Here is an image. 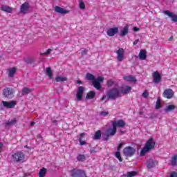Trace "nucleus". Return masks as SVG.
<instances>
[{
    "label": "nucleus",
    "instance_id": "f257e3e1",
    "mask_svg": "<svg viewBox=\"0 0 177 177\" xmlns=\"http://www.w3.org/2000/svg\"><path fill=\"white\" fill-rule=\"evenodd\" d=\"M86 80L88 81H93L92 85L95 88V89H97L98 91L100 89H102V84H100V82H103L104 81V77L102 76H99L97 79L95 78V75L91 73H86Z\"/></svg>",
    "mask_w": 177,
    "mask_h": 177
},
{
    "label": "nucleus",
    "instance_id": "f03ea898",
    "mask_svg": "<svg viewBox=\"0 0 177 177\" xmlns=\"http://www.w3.org/2000/svg\"><path fill=\"white\" fill-rule=\"evenodd\" d=\"M115 133H117V128H115V123L112 122V128L110 127L102 132V135L104 136V140H105V142H107V140H109V138H110V136H114Z\"/></svg>",
    "mask_w": 177,
    "mask_h": 177
},
{
    "label": "nucleus",
    "instance_id": "7ed1b4c3",
    "mask_svg": "<svg viewBox=\"0 0 177 177\" xmlns=\"http://www.w3.org/2000/svg\"><path fill=\"white\" fill-rule=\"evenodd\" d=\"M106 97L108 100H115V99H118V97H121V93H120V90L117 88H112L109 91L106 92Z\"/></svg>",
    "mask_w": 177,
    "mask_h": 177
},
{
    "label": "nucleus",
    "instance_id": "20e7f679",
    "mask_svg": "<svg viewBox=\"0 0 177 177\" xmlns=\"http://www.w3.org/2000/svg\"><path fill=\"white\" fill-rule=\"evenodd\" d=\"M26 155L21 151H18L12 155L11 158L14 162H24Z\"/></svg>",
    "mask_w": 177,
    "mask_h": 177
},
{
    "label": "nucleus",
    "instance_id": "39448f33",
    "mask_svg": "<svg viewBox=\"0 0 177 177\" xmlns=\"http://www.w3.org/2000/svg\"><path fill=\"white\" fill-rule=\"evenodd\" d=\"M136 153V149L131 146L126 147L123 149V156H124V157H133Z\"/></svg>",
    "mask_w": 177,
    "mask_h": 177
},
{
    "label": "nucleus",
    "instance_id": "423d86ee",
    "mask_svg": "<svg viewBox=\"0 0 177 177\" xmlns=\"http://www.w3.org/2000/svg\"><path fill=\"white\" fill-rule=\"evenodd\" d=\"M84 170H81L78 168H75L71 170V176L72 177H84L86 176Z\"/></svg>",
    "mask_w": 177,
    "mask_h": 177
},
{
    "label": "nucleus",
    "instance_id": "0eeeda50",
    "mask_svg": "<svg viewBox=\"0 0 177 177\" xmlns=\"http://www.w3.org/2000/svg\"><path fill=\"white\" fill-rule=\"evenodd\" d=\"M84 92H85V88L82 86H79L76 93V99L77 102H81V100H82V95H84Z\"/></svg>",
    "mask_w": 177,
    "mask_h": 177
},
{
    "label": "nucleus",
    "instance_id": "6e6552de",
    "mask_svg": "<svg viewBox=\"0 0 177 177\" xmlns=\"http://www.w3.org/2000/svg\"><path fill=\"white\" fill-rule=\"evenodd\" d=\"M147 167L148 169H151V168H154L156 165H158V161L153 158H149L146 161Z\"/></svg>",
    "mask_w": 177,
    "mask_h": 177
},
{
    "label": "nucleus",
    "instance_id": "1a4fd4ad",
    "mask_svg": "<svg viewBox=\"0 0 177 177\" xmlns=\"http://www.w3.org/2000/svg\"><path fill=\"white\" fill-rule=\"evenodd\" d=\"M162 13L166 15V16H168V17H170L171 21H174V23H177V15H175L174 12L167 10H164Z\"/></svg>",
    "mask_w": 177,
    "mask_h": 177
},
{
    "label": "nucleus",
    "instance_id": "9d476101",
    "mask_svg": "<svg viewBox=\"0 0 177 177\" xmlns=\"http://www.w3.org/2000/svg\"><path fill=\"white\" fill-rule=\"evenodd\" d=\"M156 146V142H154V138H151L148 140V142L145 143V147L150 151L153 150Z\"/></svg>",
    "mask_w": 177,
    "mask_h": 177
},
{
    "label": "nucleus",
    "instance_id": "9b49d317",
    "mask_svg": "<svg viewBox=\"0 0 177 177\" xmlns=\"http://www.w3.org/2000/svg\"><path fill=\"white\" fill-rule=\"evenodd\" d=\"M3 96L8 99H12L13 97V91L10 88H4L3 91Z\"/></svg>",
    "mask_w": 177,
    "mask_h": 177
},
{
    "label": "nucleus",
    "instance_id": "f8f14e48",
    "mask_svg": "<svg viewBox=\"0 0 177 177\" xmlns=\"http://www.w3.org/2000/svg\"><path fill=\"white\" fill-rule=\"evenodd\" d=\"M2 104L3 107H6L7 109H15V106L17 104L16 101H2Z\"/></svg>",
    "mask_w": 177,
    "mask_h": 177
},
{
    "label": "nucleus",
    "instance_id": "ddd939ff",
    "mask_svg": "<svg viewBox=\"0 0 177 177\" xmlns=\"http://www.w3.org/2000/svg\"><path fill=\"white\" fill-rule=\"evenodd\" d=\"M163 97L166 99H172L174 97V91L171 88L165 89L163 92Z\"/></svg>",
    "mask_w": 177,
    "mask_h": 177
},
{
    "label": "nucleus",
    "instance_id": "4468645a",
    "mask_svg": "<svg viewBox=\"0 0 177 177\" xmlns=\"http://www.w3.org/2000/svg\"><path fill=\"white\" fill-rule=\"evenodd\" d=\"M118 27L109 28L106 31L108 37H114L115 34H118Z\"/></svg>",
    "mask_w": 177,
    "mask_h": 177
},
{
    "label": "nucleus",
    "instance_id": "2eb2a0df",
    "mask_svg": "<svg viewBox=\"0 0 177 177\" xmlns=\"http://www.w3.org/2000/svg\"><path fill=\"white\" fill-rule=\"evenodd\" d=\"M153 82L154 84H160L161 82V75H160V73L158 71H156L153 73Z\"/></svg>",
    "mask_w": 177,
    "mask_h": 177
},
{
    "label": "nucleus",
    "instance_id": "dca6fc26",
    "mask_svg": "<svg viewBox=\"0 0 177 177\" xmlns=\"http://www.w3.org/2000/svg\"><path fill=\"white\" fill-rule=\"evenodd\" d=\"M29 9H30V5L27 2H25L21 6L20 12L24 15H26L27 10H28Z\"/></svg>",
    "mask_w": 177,
    "mask_h": 177
},
{
    "label": "nucleus",
    "instance_id": "f3484780",
    "mask_svg": "<svg viewBox=\"0 0 177 177\" xmlns=\"http://www.w3.org/2000/svg\"><path fill=\"white\" fill-rule=\"evenodd\" d=\"M120 91L124 95H128V93H129L131 91H132V87L128 85H124L121 86Z\"/></svg>",
    "mask_w": 177,
    "mask_h": 177
},
{
    "label": "nucleus",
    "instance_id": "a211bd4d",
    "mask_svg": "<svg viewBox=\"0 0 177 177\" xmlns=\"http://www.w3.org/2000/svg\"><path fill=\"white\" fill-rule=\"evenodd\" d=\"M125 50H124V48H119L117 51L116 53L118 55L117 59L119 62H122L124 59V53Z\"/></svg>",
    "mask_w": 177,
    "mask_h": 177
},
{
    "label": "nucleus",
    "instance_id": "6ab92c4d",
    "mask_svg": "<svg viewBox=\"0 0 177 177\" xmlns=\"http://www.w3.org/2000/svg\"><path fill=\"white\" fill-rule=\"evenodd\" d=\"M128 32H129V26L126 25L120 31V37H125L127 35Z\"/></svg>",
    "mask_w": 177,
    "mask_h": 177
},
{
    "label": "nucleus",
    "instance_id": "aec40b11",
    "mask_svg": "<svg viewBox=\"0 0 177 177\" xmlns=\"http://www.w3.org/2000/svg\"><path fill=\"white\" fill-rule=\"evenodd\" d=\"M55 11L57 13H60V15H67V13H68L69 12L68 10L64 8H62V7H59V6H55Z\"/></svg>",
    "mask_w": 177,
    "mask_h": 177
},
{
    "label": "nucleus",
    "instance_id": "412c9836",
    "mask_svg": "<svg viewBox=\"0 0 177 177\" xmlns=\"http://www.w3.org/2000/svg\"><path fill=\"white\" fill-rule=\"evenodd\" d=\"M32 93V89L28 87H24L21 91V96H26Z\"/></svg>",
    "mask_w": 177,
    "mask_h": 177
},
{
    "label": "nucleus",
    "instance_id": "4be33fe9",
    "mask_svg": "<svg viewBox=\"0 0 177 177\" xmlns=\"http://www.w3.org/2000/svg\"><path fill=\"white\" fill-rule=\"evenodd\" d=\"M115 123V128L118 127L119 128H124L125 127V122L123 120H119L118 121H113Z\"/></svg>",
    "mask_w": 177,
    "mask_h": 177
},
{
    "label": "nucleus",
    "instance_id": "5701e85b",
    "mask_svg": "<svg viewBox=\"0 0 177 177\" xmlns=\"http://www.w3.org/2000/svg\"><path fill=\"white\" fill-rule=\"evenodd\" d=\"M124 80H125L128 82H138V80H136V77H135L134 75L125 76L124 77Z\"/></svg>",
    "mask_w": 177,
    "mask_h": 177
},
{
    "label": "nucleus",
    "instance_id": "b1692460",
    "mask_svg": "<svg viewBox=\"0 0 177 177\" xmlns=\"http://www.w3.org/2000/svg\"><path fill=\"white\" fill-rule=\"evenodd\" d=\"M1 10H3V12H6L7 13H12V10H13V8L8 6L2 5L1 7Z\"/></svg>",
    "mask_w": 177,
    "mask_h": 177
},
{
    "label": "nucleus",
    "instance_id": "393cba45",
    "mask_svg": "<svg viewBox=\"0 0 177 177\" xmlns=\"http://www.w3.org/2000/svg\"><path fill=\"white\" fill-rule=\"evenodd\" d=\"M146 53H147L146 50H141L140 51L138 56L140 60H146V57H147V55H146Z\"/></svg>",
    "mask_w": 177,
    "mask_h": 177
},
{
    "label": "nucleus",
    "instance_id": "a878e982",
    "mask_svg": "<svg viewBox=\"0 0 177 177\" xmlns=\"http://www.w3.org/2000/svg\"><path fill=\"white\" fill-rule=\"evenodd\" d=\"M95 96H96V93L93 91H91L86 94V99L89 100L91 99H93Z\"/></svg>",
    "mask_w": 177,
    "mask_h": 177
},
{
    "label": "nucleus",
    "instance_id": "bb28decb",
    "mask_svg": "<svg viewBox=\"0 0 177 177\" xmlns=\"http://www.w3.org/2000/svg\"><path fill=\"white\" fill-rule=\"evenodd\" d=\"M17 69L15 67L11 68L8 69V77L10 78L15 77V74H16Z\"/></svg>",
    "mask_w": 177,
    "mask_h": 177
},
{
    "label": "nucleus",
    "instance_id": "cd10ccee",
    "mask_svg": "<svg viewBox=\"0 0 177 177\" xmlns=\"http://www.w3.org/2000/svg\"><path fill=\"white\" fill-rule=\"evenodd\" d=\"M46 74L49 77L50 80H52L53 77V72L52 71V68L50 67H48L46 68Z\"/></svg>",
    "mask_w": 177,
    "mask_h": 177
},
{
    "label": "nucleus",
    "instance_id": "c85d7f7f",
    "mask_svg": "<svg viewBox=\"0 0 177 177\" xmlns=\"http://www.w3.org/2000/svg\"><path fill=\"white\" fill-rule=\"evenodd\" d=\"M175 109H176V106H175V105H169V106H167L165 108V111L166 113H171V111H174V110H175Z\"/></svg>",
    "mask_w": 177,
    "mask_h": 177
},
{
    "label": "nucleus",
    "instance_id": "c756f323",
    "mask_svg": "<svg viewBox=\"0 0 177 177\" xmlns=\"http://www.w3.org/2000/svg\"><path fill=\"white\" fill-rule=\"evenodd\" d=\"M102 138V131L100 130H97L95 134L93 139L95 140H99Z\"/></svg>",
    "mask_w": 177,
    "mask_h": 177
},
{
    "label": "nucleus",
    "instance_id": "7c9ffc66",
    "mask_svg": "<svg viewBox=\"0 0 177 177\" xmlns=\"http://www.w3.org/2000/svg\"><path fill=\"white\" fill-rule=\"evenodd\" d=\"M77 161L84 162V161H85L86 160V156H85V155H84V154H79L77 156Z\"/></svg>",
    "mask_w": 177,
    "mask_h": 177
},
{
    "label": "nucleus",
    "instance_id": "2f4dec72",
    "mask_svg": "<svg viewBox=\"0 0 177 177\" xmlns=\"http://www.w3.org/2000/svg\"><path fill=\"white\" fill-rule=\"evenodd\" d=\"M55 81L56 82H64V81H67V77L63 76H57L55 78Z\"/></svg>",
    "mask_w": 177,
    "mask_h": 177
},
{
    "label": "nucleus",
    "instance_id": "473e14b6",
    "mask_svg": "<svg viewBox=\"0 0 177 177\" xmlns=\"http://www.w3.org/2000/svg\"><path fill=\"white\" fill-rule=\"evenodd\" d=\"M16 122H17V120H16V118L10 120H8L6 122V127H12V125H15V124H16Z\"/></svg>",
    "mask_w": 177,
    "mask_h": 177
},
{
    "label": "nucleus",
    "instance_id": "72a5a7b5",
    "mask_svg": "<svg viewBox=\"0 0 177 177\" xmlns=\"http://www.w3.org/2000/svg\"><path fill=\"white\" fill-rule=\"evenodd\" d=\"M46 168L43 167L40 169L39 172V177H44L45 176V175H46Z\"/></svg>",
    "mask_w": 177,
    "mask_h": 177
},
{
    "label": "nucleus",
    "instance_id": "f704fd0d",
    "mask_svg": "<svg viewBox=\"0 0 177 177\" xmlns=\"http://www.w3.org/2000/svg\"><path fill=\"white\" fill-rule=\"evenodd\" d=\"M171 165L173 167H175L177 165V155H174L172 158H171Z\"/></svg>",
    "mask_w": 177,
    "mask_h": 177
},
{
    "label": "nucleus",
    "instance_id": "c9c22d12",
    "mask_svg": "<svg viewBox=\"0 0 177 177\" xmlns=\"http://www.w3.org/2000/svg\"><path fill=\"white\" fill-rule=\"evenodd\" d=\"M147 151H150L147 147H145L144 148L142 149V150L140 153V156L141 157H143V156H146V153Z\"/></svg>",
    "mask_w": 177,
    "mask_h": 177
},
{
    "label": "nucleus",
    "instance_id": "e433bc0d",
    "mask_svg": "<svg viewBox=\"0 0 177 177\" xmlns=\"http://www.w3.org/2000/svg\"><path fill=\"white\" fill-rule=\"evenodd\" d=\"M136 175H138V172H136L135 171H132L127 172L126 174V176L127 177H133V176H136Z\"/></svg>",
    "mask_w": 177,
    "mask_h": 177
},
{
    "label": "nucleus",
    "instance_id": "4c0bfd02",
    "mask_svg": "<svg viewBox=\"0 0 177 177\" xmlns=\"http://www.w3.org/2000/svg\"><path fill=\"white\" fill-rule=\"evenodd\" d=\"M155 109L156 110H159V109H161V101L160 100V97H158L157 99Z\"/></svg>",
    "mask_w": 177,
    "mask_h": 177
},
{
    "label": "nucleus",
    "instance_id": "58836bf2",
    "mask_svg": "<svg viewBox=\"0 0 177 177\" xmlns=\"http://www.w3.org/2000/svg\"><path fill=\"white\" fill-rule=\"evenodd\" d=\"M115 156L116 158H118L120 162H122V158H121V152H120V151L115 152Z\"/></svg>",
    "mask_w": 177,
    "mask_h": 177
},
{
    "label": "nucleus",
    "instance_id": "ea45409f",
    "mask_svg": "<svg viewBox=\"0 0 177 177\" xmlns=\"http://www.w3.org/2000/svg\"><path fill=\"white\" fill-rule=\"evenodd\" d=\"M25 62L26 63H27V64H32L35 60H34V58L28 57L26 59H25Z\"/></svg>",
    "mask_w": 177,
    "mask_h": 177
},
{
    "label": "nucleus",
    "instance_id": "a19ab883",
    "mask_svg": "<svg viewBox=\"0 0 177 177\" xmlns=\"http://www.w3.org/2000/svg\"><path fill=\"white\" fill-rule=\"evenodd\" d=\"M52 52V49L48 48L46 52L43 53H40L41 56H45V55H50V53Z\"/></svg>",
    "mask_w": 177,
    "mask_h": 177
},
{
    "label": "nucleus",
    "instance_id": "79ce46f5",
    "mask_svg": "<svg viewBox=\"0 0 177 177\" xmlns=\"http://www.w3.org/2000/svg\"><path fill=\"white\" fill-rule=\"evenodd\" d=\"M80 8L81 9H85V3H84V1L82 0L80 1Z\"/></svg>",
    "mask_w": 177,
    "mask_h": 177
},
{
    "label": "nucleus",
    "instance_id": "37998d69",
    "mask_svg": "<svg viewBox=\"0 0 177 177\" xmlns=\"http://www.w3.org/2000/svg\"><path fill=\"white\" fill-rule=\"evenodd\" d=\"M107 85L108 86H113V85H114V81H113V80H109L107 81Z\"/></svg>",
    "mask_w": 177,
    "mask_h": 177
},
{
    "label": "nucleus",
    "instance_id": "c03bdc74",
    "mask_svg": "<svg viewBox=\"0 0 177 177\" xmlns=\"http://www.w3.org/2000/svg\"><path fill=\"white\" fill-rule=\"evenodd\" d=\"M100 115H102V117H106L109 115V111H101L100 113Z\"/></svg>",
    "mask_w": 177,
    "mask_h": 177
},
{
    "label": "nucleus",
    "instance_id": "a18cd8bd",
    "mask_svg": "<svg viewBox=\"0 0 177 177\" xmlns=\"http://www.w3.org/2000/svg\"><path fill=\"white\" fill-rule=\"evenodd\" d=\"M91 154H93L95 153H97V150H96V147H91L90 150Z\"/></svg>",
    "mask_w": 177,
    "mask_h": 177
},
{
    "label": "nucleus",
    "instance_id": "49530a36",
    "mask_svg": "<svg viewBox=\"0 0 177 177\" xmlns=\"http://www.w3.org/2000/svg\"><path fill=\"white\" fill-rule=\"evenodd\" d=\"M124 145H125V143L120 142L118 147V151H120V150H121V149H122V147H124Z\"/></svg>",
    "mask_w": 177,
    "mask_h": 177
},
{
    "label": "nucleus",
    "instance_id": "de8ad7c7",
    "mask_svg": "<svg viewBox=\"0 0 177 177\" xmlns=\"http://www.w3.org/2000/svg\"><path fill=\"white\" fill-rule=\"evenodd\" d=\"M153 118H157V115L155 113H151L149 115V120H153Z\"/></svg>",
    "mask_w": 177,
    "mask_h": 177
},
{
    "label": "nucleus",
    "instance_id": "09e8293b",
    "mask_svg": "<svg viewBox=\"0 0 177 177\" xmlns=\"http://www.w3.org/2000/svg\"><path fill=\"white\" fill-rule=\"evenodd\" d=\"M79 142L81 146H84V145H86V142L83 141L82 138H79Z\"/></svg>",
    "mask_w": 177,
    "mask_h": 177
},
{
    "label": "nucleus",
    "instance_id": "8fccbe9b",
    "mask_svg": "<svg viewBox=\"0 0 177 177\" xmlns=\"http://www.w3.org/2000/svg\"><path fill=\"white\" fill-rule=\"evenodd\" d=\"M88 53V49L84 48L82 51V56H85Z\"/></svg>",
    "mask_w": 177,
    "mask_h": 177
},
{
    "label": "nucleus",
    "instance_id": "3c124183",
    "mask_svg": "<svg viewBox=\"0 0 177 177\" xmlns=\"http://www.w3.org/2000/svg\"><path fill=\"white\" fill-rule=\"evenodd\" d=\"M142 96L144 97H149V92H147V91H144L143 93H142Z\"/></svg>",
    "mask_w": 177,
    "mask_h": 177
},
{
    "label": "nucleus",
    "instance_id": "603ef678",
    "mask_svg": "<svg viewBox=\"0 0 177 177\" xmlns=\"http://www.w3.org/2000/svg\"><path fill=\"white\" fill-rule=\"evenodd\" d=\"M133 31H135L136 32L139 31V30H140V29L136 26H134L133 28Z\"/></svg>",
    "mask_w": 177,
    "mask_h": 177
},
{
    "label": "nucleus",
    "instance_id": "864d4df0",
    "mask_svg": "<svg viewBox=\"0 0 177 177\" xmlns=\"http://www.w3.org/2000/svg\"><path fill=\"white\" fill-rule=\"evenodd\" d=\"M138 42H139V39H137L136 41H134L133 45H138Z\"/></svg>",
    "mask_w": 177,
    "mask_h": 177
},
{
    "label": "nucleus",
    "instance_id": "5fc2aeb1",
    "mask_svg": "<svg viewBox=\"0 0 177 177\" xmlns=\"http://www.w3.org/2000/svg\"><path fill=\"white\" fill-rule=\"evenodd\" d=\"M86 133H80V139H82V138H84V136H85Z\"/></svg>",
    "mask_w": 177,
    "mask_h": 177
},
{
    "label": "nucleus",
    "instance_id": "6e6d98bb",
    "mask_svg": "<svg viewBox=\"0 0 177 177\" xmlns=\"http://www.w3.org/2000/svg\"><path fill=\"white\" fill-rule=\"evenodd\" d=\"M77 84H78L79 85H82V81L81 80H77Z\"/></svg>",
    "mask_w": 177,
    "mask_h": 177
},
{
    "label": "nucleus",
    "instance_id": "4d7b16f0",
    "mask_svg": "<svg viewBox=\"0 0 177 177\" xmlns=\"http://www.w3.org/2000/svg\"><path fill=\"white\" fill-rule=\"evenodd\" d=\"M106 97H107V95H103L101 98V100H104V99H106Z\"/></svg>",
    "mask_w": 177,
    "mask_h": 177
},
{
    "label": "nucleus",
    "instance_id": "13d9d810",
    "mask_svg": "<svg viewBox=\"0 0 177 177\" xmlns=\"http://www.w3.org/2000/svg\"><path fill=\"white\" fill-rule=\"evenodd\" d=\"M34 125H35V122H32L30 123V127H34Z\"/></svg>",
    "mask_w": 177,
    "mask_h": 177
},
{
    "label": "nucleus",
    "instance_id": "bf43d9fd",
    "mask_svg": "<svg viewBox=\"0 0 177 177\" xmlns=\"http://www.w3.org/2000/svg\"><path fill=\"white\" fill-rule=\"evenodd\" d=\"M172 39H174V37L171 36L169 39V41H172Z\"/></svg>",
    "mask_w": 177,
    "mask_h": 177
},
{
    "label": "nucleus",
    "instance_id": "052dcab7",
    "mask_svg": "<svg viewBox=\"0 0 177 177\" xmlns=\"http://www.w3.org/2000/svg\"><path fill=\"white\" fill-rule=\"evenodd\" d=\"M24 148H25V149H28V145H25V146H24Z\"/></svg>",
    "mask_w": 177,
    "mask_h": 177
},
{
    "label": "nucleus",
    "instance_id": "680f3d73",
    "mask_svg": "<svg viewBox=\"0 0 177 177\" xmlns=\"http://www.w3.org/2000/svg\"><path fill=\"white\" fill-rule=\"evenodd\" d=\"M120 132H121L122 133H124V131H122V130H120Z\"/></svg>",
    "mask_w": 177,
    "mask_h": 177
},
{
    "label": "nucleus",
    "instance_id": "e2e57ef3",
    "mask_svg": "<svg viewBox=\"0 0 177 177\" xmlns=\"http://www.w3.org/2000/svg\"><path fill=\"white\" fill-rule=\"evenodd\" d=\"M37 137L39 138H41V136L38 135Z\"/></svg>",
    "mask_w": 177,
    "mask_h": 177
}]
</instances>
